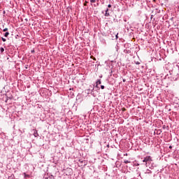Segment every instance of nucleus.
I'll return each mask as SVG.
<instances>
[{"label":"nucleus","mask_w":179,"mask_h":179,"mask_svg":"<svg viewBox=\"0 0 179 179\" xmlns=\"http://www.w3.org/2000/svg\"><path fill=\"white\" fill-rule=\"evenodd\" d=\"M169 149H173V146L170 145Z\"/></svg>","instance_id":"aec40b11"},{"label":"nucleus","mask_w":179,"mask_h":179,"mask_svg":"<svg viewBox=\"0 0 179 179\" xmlns=\"http://www.w3.org/2000/svg\"><path fill=\"white\" fill-rule=\"evenodd\" d=\"M102 13H104V11H102Z\"/></svg>","instance_id":"393cba45"},{"label":"nucleus","mask_w":179,"mask_h":179,"mask_svg":"<svg viewBox=\"0 0 179 179\" xmlns=\"http://www.w3.org/2000/svg\"><path fill=\"white\" fill-rule=\"evenodd\" d=\"M108 8H111V4H108Z\"/></svg>","instance_id":"a211bd4d"},{"label":"nucleus","mask_w":179,"mask_h":179,"mask_svg":"<svg viewBox=\"0 0 179 179\" xmlns=\"http://www.w3.org/2000/svg\"><path fill=\"white\" fill-rule=\"evenodd\" d=\"M124 54H131V50H127L125 49L124 50Z\"/></svg>","instance_id":"0eeeda50"},{"label":"nucleus","mask_w":179,"mask_h":179,"mask_svg":"<svg viewBox=\"0 0 179 179\" xmlns=\"http://www.w3.org/2000/svg\"><path fill=\"white\" fill-rule=\"evenodd\" d=\"M31 52H34V50H31Z\"/></svg>","instance_id":"412c9836"},{"label":"nucleus","mask_w":179,"mask_h":179,"mask_svg":"<svg viewBox=\"0 0 179 179\" xmlns=\"http://www.w3.org/2000/svg\"><path fill=\"white\" fill-rule=\"evenodd\" d=\"M148 173H152V171H150V170H148Z\"/></svg>","instance_id":"5701e85b"},{"label":"nucleus","mask_w":179,"mask_h":179,"mask_svg":"<svg viewBox=\"0 0 179 179\" xmlns=\"http://www.w3.org/2000/svg\"><path fill=\"white\" fill-rule=\"evenodd\" d=\"M91 3H96V0H90Z\"/></svg>","instance_id":"ddd939ff"},{"label":"nucleus","mask_w":179,"mask_h":179,"mask_svg":"<svg viewBox=\"0 0 179 179\" xmlns=\"http://www.w3.org/2000/svg\"><path fill=\"white\" fill-rule=\"evenodd\" d=\"M1 40H2V41H3V43H5V41H6V38H5L3 37H1Z\"/></svg>","instance_id":"4468645a"},{"label":"nucleus","mask_w":179,"mask_h":179,"mask_svg":"<svg viewBox=\"0 0 179 179\" xmlns=\"http://www.w3.org/2000/svg\"><path fill=\"white\" fill-rule=\"evenodd\" d=\"M136 166H139V164H137Z\"/></svg>","instance_id":"b1692460"},{"label":"nucleus","mask_w":179,"mask_h":179,"mask_svg":"<svg viewBox=\"0 0 179 179\" xmlns=\"http://www.w3.org/2000/svg\"><path fill=\"white\" fill-rule=\"evenodd\" d=\"M139 64H141V62H136V65H139Z\"/></svg>","instance_id":"dca6fc26"},{"label":"nucleus","mask_w":179,"mask_h":179,"mask_svg":"<svg viewBox=\"0 0 179 179\" xmlns=\"http://www.w3.org/2000/svg\"><path fill=\"white\" fill-rule=\"evenodd\" d=\"M123 82H127V80H125V79H123Z\"/></svg>","instance_id":"4be33fe9"},{"label":"nucleus","mask_w":179,"mask_h":179,"mask_svg":"<svg viewBox=\"0 0 179 179\" xmlns=\"http://www.w3.org/2000/svg\"><path fill=\"white\" fill-rule=\"evenodd\" d=\"M101 89L103 90L104 89V85H101Z\"/></svg>","instance_id":"f3484780"},{"label":"nucleus","mask_w":179,"mask_h":179,"mask_svg":"<svg viewBox=\"0 0 179 179\" xmlns=\"http://www.w3.org/2000/svg\"><path fill=\"white\" fill-rule=\"evenodd\" d=\"M124 163L125 164H128V163H131V162H129V161L125 159V160L124 161Z\"/></svg>","instance_id":"9d476101"},{"label":"nucleus","mask_w":179,"mask_h":179,"mask_svg":"<svg viewBox=\"0 0 179 179\" xmlns=\"http://www.w3.org/2000/svg\"><path fill=\"white\" fill-rule=\"evenodd\" d=\"M104 16H106V17L110 16V13H108V8H106Z\"/></svg>","instance_id":"39448f33"},{"label":"nucleus","mask_w":179,"mask_h":179,"mask_svg":"<svg viewBox=\"0 0 179 179\" xmlns=\"http://www.w3.org/2000/svg\"><path fill=\"white\" fill-rule=\"evenodd\" d=\"M3 51H5V49L3 48H0L1 54H3Z\"/></svg>","instance_id":"1a4fd4ad"},{"label":"nucleus","mask_w":179,"mask_h":179,"mask_svg":"<svg viewBox=\"0 0 179 179\" xmlns=\"http://www.w3.org/2000/svg\"><path fill=\"white\" fill-rule=\"evenodd\" d=\"M32 131H34V134H33L35 138L38 137V131H37V129H33Z\"/></svg>","instance_id":"7ed1b4c3"},{"label":"nucleus","mask_w":179,"mask_h":179,"mask_svg":"<svg viewBox=\"0 0 179 179\" xmlns=\"http://www.w3.org/2000/svg\"><path fill=\"white\" fill-rule=\"evenodd\" d=\"M99 85H101V80L99 79L96 82V87H99Z\"/></svg>","instance_id":"20e7f679"},{"label":"nucleus","mask_w":179,"mask_h":179,"mask_svg":"<svg viewBox=\"0 0 179 179\" xmlns=\"http://www.w3.org/2000/svg\"><path fill=\"white\" fill-rule=\"evenodd\" d=\"M78 162H79L80 163H85V161L83 160V159H79Z\"/></svg>","instance_id":"f8f14e48"},{"label":"nucleus","mask_w":179,"mask_h":179,"mask_svg":"<svg viewBox=\"0 0 179 179\" xmlns=\"http://www.w3.org/2000/svg\"><path fill=\"white\" fill-rule=\"evenodd\" d=\"M23 176H24V178H30V175H27L26 174V173H23Z\"/></svg>","instance_id":"423d86ee"},{"label":"nucleus","mask_w":179,"mask_h":179,"mask_svg":"<svg viewBox=\"0 0 179 179\" xmlns=\"http://www.w3.org/2000/svg\"><path fill=\"white\" fill-rule=\"evenodd\" d=\"M178 78H179V75H178Z\"/></svg>","instance_id":"cd10ccee"},{"label":"nucleus","mask_w":179,"mask_h":179,"mask_svg":"<svg viewBox=\"0 0 179 179\" xmlns=\"http://www.w3.org/2000/svg\"><path fill=\"white\" fill-rule=\"evenodd\" d=\"M3 31H8V28H5L3 29Z\"/></svg>","instance_id":"2eb2a0df"},{"label":"nucleus","mask_w":179,"mask_h":179,"mask_svg":"<svg viewBox=\"0 0 179 179\" xmlns=\"http://www.w3.org/2000/svg\"><path fill=\"white\" fill-rule=\"evenodd\" d=\"M8 179H15V175L14 174H11L10 176H8Z\"/></svg>","instance_id":"6e6552de"},{"label":"nucleus","mask_w":179,"mask_h":179,"mask_svg":"<svg viewBox=\"0 0 179 179\" xmlns=\"http://www.w3.org/2000/svg\"><path fill=\"white\" fill-rule=\"evenodd\" d=\"M153 17V15H151V18Z\"/></svg>","instance_id":"bb28decb"},{"label":"nucleus","mask_w":179,"mask_h":179,"mask_svg":"<svg viewBox=\"0 0 179 179\" xmlns=\"http://www.w3.org/2000/svg\"><path fill=\"white\" fill-rule=\"evenodd\" d=\"M8 36H9V32L7 31L4 34V37H8Z\"/></svg>","instance_id":"9b49d317"},{"label":"nucleus","mask_w":179,"mask_h":179,"mask_svg":"<svg viewBox=\"0 0 179 179\" xmlns=\"http://www.w3.org/2000/svg\"><path fill=\"white\" fill-rule=\"evenodd\" d=\"M116 39L118 38V34L115 35Z\"/></svg>","instance_id":"6ab92c4d"},{"label":"nucleus","mask_w":179,"mask_h":179,"mask_svg":"<svg viewBox=\"0 0 179 179\" xmlns=\"http://www.w3.org/2000/svg\"><path fill=\"white\" fill-rule=\"evenodd\" d=\"M94 92V87H92V90H90V89L87 90V94H93Z\"/></svg>","instance_id":"f03ea898"},{"label":"nucleus","mask_w":179,"mask_h":179,"mask_svg":"<svg viewBox=\"0 0 179 179\" xmlns=\"http://www.w3.org/2000/svg\"><path fill=\"white\" fill-rule=\"evenodd\" d=\"M153 17V15H151V18Z\"/></svg>","instance_id":"a878e982"},{"label":"nucleus","mask_w":179,"mask_h":179,"mask_svg":"<svg viewBox=\"0 0 179 179\" xmlns=\"http://www.w3.org/2000/svg\"><path fill=\"white\" fill-rule=\"evenodd\" d=\"M143 163H145L146 167H148V163H151V162H153V159H152V157L150 156H146L144 157L143 160Z\"/></svg>","instance_id":"f257e3e1"}]
</instances>
